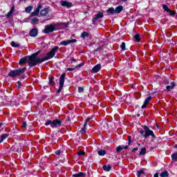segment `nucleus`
Returning a JSON list of instances; mask_svg holds the SVG:
<instances>
[{
  "label": "nucleus",
  "mask_w": 177,
  "mask_h": 177,
  "mask_svg": "<svg viewBox=\"0 0 177 177\" xmlns=\"http://www.w3.org/2000/svg\"><path fill=\"white\" fill-rule=\"evenodd\" d=\"M97 154H99L100 156H104L106 154V151L100 150L97 151Z\"/></svg>",
  "instance_id": "obj_34"
},
{
  "label": "nucleus",
  "mask_w": 177,
  "mask_h": 177,
  "mask_svg": "<svg viewBox=\"0 0 177 177\" xmlns=\"http://www.w3.org/2000/svg\"><path fill=\"white\" fill-rule=\"evenodd\" d=\"M31 10H32V6H28L27 8H26L25 9V12L26 13H30L31 12Z\"/></svg>",
  "instance_id": "obj_25"
},
{
  "label": "nucleus",
  "mask_w": 177,
  "mask_h": 177,
  "mask_svg": "<svg viewBox=\"0 0 177 177\" xmlns=\"http://www.w3.org/2000/svg\"><path fill=\"white\" fill-rule=\"evenodd\" d=\"M37 56H38V53H33L30 57L21 58L19 63V64H24V63H27L28 62L30 67H34V66H37V64H39Z\"/></svg>",
  "instance_id": "obj_1"
},
{
  "label": "nucleus",
  "mask_w": 177,
  "mask_h": 177,
  "mask_svg": "<svg viewBox=\"0 0 177 177\" xmlns=\"http://www.w3.org/2000/svg\"><path fill=\"white\" fill-rule=\"evenodd\" d=\"M59 3L62 6H64L65 8H71V6H73V3L67 1H61Z\"/></svg>",
  "instance_id": "obj_11"
},
{
  "label": "nucleus",
  "mask_w": 177,
  "mask_h": 177,
  "mask_svg": "<svg viewBox=\"0 0 177 177\" xmlns=\"http://www.w3.org/2000/svg\"><path fill=\"white\" fill-rule=\"evenodd\" d=\"M78 67H82V64H80L77 65L76 66H75V68H78Z\"/></svg>",
  "instance_id": "obj_47"
},
{
  "label": "nucleus",
  "mask_w": 177,
  "mask_h": 177,
  "mask_svg": "<svg viewBox=\"0 0 177 177\" xmlns=\"http://www.w3.org/2000/svg\"><path fill=\"white\" fill-rule=\"evenodd\" d=\"M132 151L133 153H135V151H138V148H133Z\"/></svg>",
  "instance_id": "obj_49"
},
{
  "label": "nucleus",
  "mask_w": 177,
  "mask_h": 177,
  "mask_svg": "<svg viewBox=\"0 0 177 177\" xmlns=\"http://www.w3.org/2000/svg\"><path fill=\"white\" fill-rule=\"evenodd\" d=\"M49 84L50 85L55 84V77H50L49 80Z\"/></svg>",
  "instance_id": "obj_38"
},
{
  "label": "nucleus",
  "mask_w": 177,
  "mask_h": 177,
  "mask_svg": "<svg viewBox=\"0 0 177 177\" xmlns=\"http://www.w3.org/2000/svg\"><path fill=\"white\" fill-rule=\"evenodd\" d=\"M17 88H20L21 86V82L20 81L17 82Z\"/></svg>",
  "instance_id": "obj_45"
},
{
  "label": "nucleus",
  "mask_w": 177,
  "mask_h": 177,
  "mask_svg": "<svg viewBox=\"0 0 177 177\" xmlns=\"http://www.w3.org/2000/svg\"><path fill=\"white\" fill-rule=\"evenodd\" d=\"M106 13H108V15H114V13H115V10H114V8H113V7L109 8L106 10Z\"/></svg>",
  "instance_id": "obj_19"
},
{
  "label": "nucleus",
  "mask_w": 177,
  "mask_h": 177,
  "mask_svg": "<svg viewBox=\"0 0 177 177\" xmlns=\"http://www.w3.org/2000/svg\"><path fill=\"white\" fill-rule=\"evenodd\" d=\"M26 71V68H21L17 70L10 71L8 73V77H17L20 75L21 74H23L24 71Z\"/></svg>",
  "instance_id": "obj_4"
},
{
  "label": "nucleus",
  "mask_w": 177,
  "mask_h": 177,
  "mask_svg": "<svg viewBox=\"0 0 177 177\" xmlns=\"http://www.w3.org/2000/svg\"><path fill=\"white\" fill-rule=\"evenodd\" d=\"M48 13H49V11L48 10V8H44L40 11L41 16H47Z\"/></svg>",
  "instance_id": "obj_17"
},
{
  "label": "nucleus",
  "mask_w": 177,
  "mask_h": 177,
  "mask_svg": "<svg viewBox=\"0 0 177 177\" xmlns=\"http://www.w3.org/2000/svg\"><path fill=\"white\" fill-rule=\"evenodd\" d=\"M153 177H158V173H156L153 176Z\"/></svg>",
  "instance_id": "obj_51"
},
{
  "label": "nucleus",
  "mask_w": 177,
  "mask_h": 177,
  "mask_svg": "<svg viewBox=\"0 0 177 177\" xmlns=\"http://www.w3.org/2000/svg\"><path fill=\"white\" fill-rule=\"evenodd\" d=\"M124 10V7L122 6H118L115 10V13H121Z\"/></svg>",
  "instance_id": "obj_18"
},
{
  "label": "nucleus",
  "mask_w": 177,
  "mask_h": 177,
  "mask_svg": "<svg viewBox=\"0 0 177 177\" xmlns=\"http://www.w3.org/2000/svg\"><path fill=\"white\" fill-rule=\"evenodd\" d=\"M175 87V82H172L170 85L166 86V89H167L168 91H170V89H174V88Z\"/></svg>",
  "instance_id": "obj_22"
},
{
  "label": "nucleus",
  "mask_w": 177,
  "mask_h": 177,
  "mask_svg": "<svg viewBox=\"0 0 177 177\" xmlns=\"http://www.w3.org/2000/svg\"><path fill=\"white\" fill-rule=\"evenodd\" d=\"M120 48H121L122 50H125V42L122 43Z\"/></svg>",
  "instance_id": "obj_40"
},
{
  "label": "nucleus",
  "mask_w": 177,
  "mask_h": 177,
  "mask_svg": "<svg viewBox=\"0 0 177 177\" xmlns=\"http://www.w3.org/2000/svg\"><path fill=\"white\" fill-rule=\"evenodd\" d=\"M151 100V97L149 96L148 97H147L144 102L143 105L142 106V109H146V107L147 106V104H149V102Z\"/></svg>",
  "instance_id": "obj_14"
},
{
  "label": "nucleus",
  "mask_w": 177,
  "mask_h": 177,
  "mask_svg": "<svg viewBox=\"0 0 177 177\" xmlns=\"http://www.w3.org/2000/svg\"><path fill=\"white\" fill-rule=\"evenodd\" d=\"M162 9L163 10H165V12H169V10H171V9H169V7H168V6H167V5H162Z\"/></svg>",
  "instance_id": "obj_28"
},
{
  "label": "nucleus",
  "mask_w": 177,
  "mask_h": 177,
  "mask_svg": "<svg viewBox=\"0 0 177 177\" xmlns=\"http://www.w3.org/2000/svg\"><path fill=\"white\" fill-rule=\"evenodd\" d=\"M60 153H62V151H60V150H57L55 151V154H57V156H59L60 154Z\"/></svg>",
  "instance_id": "obj_46"
},
{
  "label": "nucleus",
  "mask_w": 177,
  "mask_h": 177,
  "mask_svg": "<svg viewBox=\"0 0 177 177\" xmlns=\"http://www.w3.org/2000/svg\"><path fill=\"white\" fill-rule=\"evenodd\" d=\"M55 26V24L46 25L43 32H44V34H49L53 32V31H57Z\"/></svg>",
  "instance_id": "obj_5"
},
{
  "label": "nucleus",
  "mask_w": 177,
  "mask_h": 177,
  "mask_svg": "<svg viewBox=\"0 0 177 177\" xmlns=\"http://www.w3.org/2000/svg\"><path fill=\"white\" fill-rule=\"evenodd\" d=\"M29 35L32 37H37V35H38V30L37 28H32L30 30Z\"/></svg>",
  "instance_id": "obj_12"
},
{
  "label": "nucleus",
  "mask_w": 177,
  "mask_h": 177,
  "mask_svg": "<svg viewBox=\"0 0 177 177\" xmlns=\"http://www.w3.org/2000/svg\"><path fill=\"white\" fill-rule=\"evenodd\" d=\"M71 62H77V60L75 58H71Z\"/></svg>",
  "instance_id": "obj_50"
},
{
  "label": "nucleus",
  "mask_w": 177,
  "mask_h": 177,
  "mask_svg": "<svg viewBox=\"0 0 177 177\" xmlns=\"http://www.w3.org/2000/svg\"><path fill=\"white\" fill-rule=\"evenodd\" d=\"M77 156H79V157H81V156H85V151H79L78 153H77Z\"/></svg>",
  "instance_id": "obj_39"
},
{
  "label": "nucleus",
  "mask_w": 177,
  "mask_h": 177,
  "mask_svg": "<svg viewBox=\"0 0 177 177\" xmlns=\"http://www.w3.org/2000/svg\"><path fill=\"white\" fill-rule=\"evenodd\" d=\"M132 142V137L131 136H128V145H131V142Z\"/></svg>",
  "instance_id": "obj_41"
},
{
  "label": "nucleus",
  "mask_w": 177,
  "mask_h": 177,
  "mask_svg": "<svg viewBox=\"0 0 177 177\" xmlns=\"http://www.w3.org/2000/svg\"><path fill=\"white\" fill-rule=\"evenodd\" d=\"M143 174H145V171L143 170H139L138 171L137 176L140 177L141 175H143Z\"/></svg>",
  "instance_id": "obj_36"
},
{
  "label": "nucleus",
  "mask_w": 177,
  "mask_h": 177,
  "mask_svg": "<svg viewBox=\"0 0 177 177\" xmlns=\"http://www.w3.org/2000/svg\"><path fill=\"white\" fill-rule=\"evenodd\" d=\"M103 169H104V171H106V172H109V171H111V166H110V165H104L103 166Z\"/></svg>",
  "instance_id": "obj_21"
},
{
  "label": "nucleus",
  "mask_w": 177,
  "mask_h": 177,
  "mask_svg": "<svg viewBox=\"0 0 177 177\" xmlns=\"http://www.w3.org/2000/svg\"><path fill=\"white\" fill-rule=\"evenodd\" d=\"M89 121H91V118H88L86 120V122H85V123L84 124V127L80 131V132H82V133H85L86 129V125H88V122H89Z\"/></svg>",
  "instance_id": "obj_13"
},
{
  "label": "nucleus",
  "mask_w": 177,
  "mask_h": 177,
  "mask_svg": "<svg viewBox=\"0 0 177 177\" xmlns=\"http://www.w3.org/2000/svg\"><path fill=\"white\" fill-rule=\"evenodd\" d=\"M8 136H9V134H8V133L1 135V140L3 142L5 140V139H6V138H8Z\"/></svg>",
  "instance_id": "obj_31"
},
{
  "label": "nucleus",
  "mask_w": 177,
  "mask_h": 177,
  "mask_svg": "<svg viewBox=\"0 0 177 177\" xmlns=\"http://www.w3.org/2000/svg\"><path fill=\"white\" fill-rule=\"evenodd\" d=\"M85 175L86 174L84 172H79V173L73 174L72 176L73 177H84Z\"/></svg>",
  "instance_id": "obj_20"
},
{
  "label": "nucleus",
  "mask_w": 177,
  "mask_h": 177,
  "mask_svg": "<svg viewBox=\"0 0 177 177\" xmlns=\"http://www.w3.org/2000/svg\"><path fill=\"white\" fill-rule=\"evenodd\" d=\"M124 149V146H118L117 148H116V151L117 153H120V151H121V150H123Z\"/></svg>",
  "instance_id": "obj_32"
},
{
  "label": "nucleus",
  "mask_w": 177,
  "mask_h": 177,
  "mask_svg": "<svg viewBox=\"0 0 177 177\" xmlns=\"http://www.w3.org/2000/svg\"><path fill=\"white\" fill-rule=\"evenodd\" d=\"M103 16H104L103 12H99L98 14L95 15V19L97 20V19H102Z\"/></svg>",
  "instance_id": "obj_23"
},
{
  "label": "nucleus",
  "mask_w": 177,
  "mask_h": 177,
  "mask_svg": "<svg viewBox=\"0 0 177 177\" xmlns=\"http://www.w3.org/2000/svg\"><path fill=\"white\" fill-rule=\"evenodd\" d=\"M26 127H27V122H24L22 124V128H26Z\"/></svg>",
  "instance_id": "obj_44"
},
{
  "label": "nucleus",
  "mask_w": 177,
  "mask_h": 177,
  "mask_svg": "<svg viewBox=\"0 0 177 177\" xmlns=\"http://www.w3.org/2000/svg\"><path fill=\"white\" fill-rule=\"evenodd\" d=\"M134 39H136V41H137V42H139V41H140V35H139V34H136L134 36Z\"/></svg>",
  "instance_id": "obj_35"
},
{
  "label": "nucleus",
  "mask_w": 177,
  "mask_h": 177,
  "mask_svg": "<svg viewBox=\"0 0 177 177\" xmlns=\"http://www.w3.org/2000/svg\"><path fill=\"white\" fill-rule=\"evenodd\" d=\"M129 147V144H128V145L127 146H123V149H124L125 150H127V149H128V147Z\"/></svg>",
  "instance_id": "obj_48"
},
{
  "label": "nucleus",
  "mask_w": 177,
  "mask_h": 177,
  "mask_svg": "<svg viewBox=\"0 0 177 177\" xmlns=\"http://www.w3.org/2000/svg\"><path fill=\"white\" fill-rule=\"evenodd\" d=\"M11 46H12V48H19V46H20V44L11 41Z\"/></svg>",
  "instance_id": "obj_24"
},
{
  "label": "nucleus",
  "mask_w": 177,
  "mask_h": 177,
  "mask_svg": "<svg viewBox=\"0 0 177 177\" xmlns=\"http://www.w3.org/2000/svg\"><path fill=\"white\" fill-rule=\"evenodd\" d=\"M140 133L141 136H142L143 138H145V139L149 138V136H151L152 138H156V135H154V132L150 130V129L147 126H145L144 130H140Z\"/></svg>",
  "instance_id": "obj_3"
},
{
  "label": "nucleus",
  "mask_w": 177,
  "mask_h": 177,
  "mask_svg": "<svg viewBox=\"0 0 177 177\" xmlns=\"http://www.w3.org/2000/svg\"><path fill=\"white\" fill-rule=\"evenodd\" d=\"M89 36V33H88L87 32H83L82 34H81V37L82 38H85V37H88Z\"/></svg>",
  "instance_id": "obj_30"
},
{
  "label": "nucleus",
  "mask_w": 177,
  "mask_h": 177,
  "mask_svg": "<svg viewBox=\"0 0 177 177\" xmlns=\"http://www.w3.org/2000/svg\"><path fill=\"white\" fill-rule=\"evenodd\" d=\"M13 12H15V6H12L11 8V9L10 10V11L7 13V15H6V17L7 19H9V17H10L12 16V15H13Z\"/></svg>",
  "instance_id": "obj_16"
},
{
  "label": "nucleus",
  "mask_w": 177,
  "mask_h": 177,
  "mask_svg": "<svg viewBox=\"0 0 177 177\" xmlns=\"http://www.w3.org/2000/svg\"><path fill=\"white\" fill-rule=\"evenodd\" d=\"M101 68L102 65L98 64L93 68V69L91 70V73H97Z\"/></svg>",
  "instance_id": "obj_15"
},
{
  "label": "nucleus",
  "mask_w": 177,
  "mask_h": 177,
  "mask_svg": "<svg viewBox=\"0 0 177 177\" xmlns=\"http://www.w3.org/2000/svg\"><path fill=\"white\" fill-rule=\"evenodd\" d=\"M75 68H76L75 66L74 68H68L67 71H74Z\"/></svg>",
  "instance_id": "obj_43"
},
{
  "label": "nucleus",
  "mask_w": 177,
  "mask_h": 177,
  "mask_svg": "<svg viewBox=\"0 0 177 177\" xmlns=\"http://www.w3.org/2000/svg\"><path fill=\"white\" fill-rule=\"evenodd\" d=\"M1 127H2V123H0V128H1Z\"/></svg>",
  "instance_id": "obj_53"
},
{
  "label": "nucleus",
  "mask_w": 177,
  "mask_h": 177,
  "mask_svg": "<svg viewBox=\"0 0 177 177\" xmlns=\"http://www.w3.org/2000/svg\"><path fill=\"white\" fill-rule=\"evenodd\" d=\"M68 22H64V23H55V28L56 30L57 31V30H64V28H67V27H68Z\"/></svg>",
  "instance_id": "obj_8"
},
{
  "label": "nucleus",
  "mask_w": 177,
  "mask_h": 177,
  "mask_svg": "<svg viewBox=\"0 0 177 177\" xmlns=\"http://www.w3.org/2000/svg\"><path fill=\"white\" fill-rule=\"evenodd\" d=\"M174 148L177 149V145H174Z\"/></svg>",
  "instance_id": "obj_52"
},
{
  "label": "nucleus",
  "mask_w": 177,
  "mask_h": 177,
  "mask_svg": "<svg viewBox=\"0 0 177 177\" xmlns=\"http://www.w3.org/2000/svg\"><path fill=\"white\" fill-rule=\"evenodd\" d=\"M169 174L168 171H165L160 174V177H168Z\"/></svg>",
  "instance_id": "obj_27"
},
{
  "label": "nucleus",
  "mask_w": 177,
  "mask_h": 177,
  "mask_svg": "<svg viewBox=\"0 0 177 177\" xmlns=\"http://www.w3.org/2000/svg\"><path fill=\"white\" fill-rule=\"evenodd\" d=\"M168 13L170 15V16H175L176 15V11L169 10Z\"/></svg>",
  "instance_id": "obj_33"
},
{
  "label": "nucleus",
  "mask_w": 177,
  "mask_h": 177,
  "mask_svg": "<svg viewBox=\"0 0 177 177\" xmlns=\"http://www.w3.org/2000/svg\"><path fill=\"white\" fill-rule=\"evenodd\" d=\"M57 50H59L58 46H55L53 48V49L47 53V56L44 57L43 58H37V60L39 63H44V62H46V60H49L50 59H52L55 57V55L57 53Z\"/></svg>",
  "instance_id": "obj_2"
},
{
  "label": "nucleus",
  "mask_w": 177,
  "mask_h": 177,
  "mask_svg": "<svg viewBox=\"0 0 177 177\" xmlns=\"http://www.w3.org/2000/svg\"><path fill=\"white\" fill-rule=\"evenodd\" d=\"M171 158L172 160H175V161H177V152L171 154Z\"/></svg>",
  "instance_id": "obj_37"
},
{
  "label": "nucleus",
  "mask_w": 177,
  "mask_h": 177,
  "mask_svg": "<svg viewBox=\"0 0 177 177\" xmlns=\"http://www.w3.org/2000/svg\"><path fill=\"white\" fill-rule=\"evenodd\" d=\"M78 92H79V93H84L83 87H79L78 88Z\"/></svg>",
  "instance_id": "obj_42"
},
{
  "label": "nucleus",
  "mask_w": 177,
  "mask_h": 177,
  "mask_svg": "<svg viewBox=\"0 0 177 177\" xmlns=\"http://www.w3.org/2000/svg\"><path fill=\"white\" fill-rule=\"evenodd\" d=\"M45 125H50L51 128H56V127H60L62 125V122L59 120H47Z\"/></svg>",
  "instance_id": "obj_6"
},
{
  "label": "nucleus",
  "mask_w": 177,
  "mask_h": 177,
  "mask_svg": "<svg viewBox=\"0 0 177 177\" xmlns=\"http://www.w3.org/2000/svg\"><path fill=\"white\" fill-rule=\"evenodd\" d=\"M39 21V19L38 18H33L31 21V24H37Z\"/></svg>",
  "instance_id": "obj_26"
},
{
  "label": "nucleus",
  "mask_w": 177,
  "mask_h": 177,
  "mask_svg": "<svg viewBox=\"0 0 177 177\" xmlns=\"http://www.w3.org/2000/svg\"><path fill=\"white\" fill-rule=\"evenodd\" d=\"M146 154V148H142L140 151V156H145Z\"/></svg>",
  "instance_id": "obj_29"
},
{
  "label": "nucleus",
  "mask_w": 177,
  "mask_h": 177,
  "mask_svg": "<svg viewBox=\"0 0 177 177\" xmlns=\"http://www.w3.org/2000/svg\"><path fill=\"white\" fill-rule=\"evenodd\" d=\"M75 42H77V39H73L71 40H64L60 43V45H63L64 46H67V45H70V44H75Z\"/></svg>",
  "instance_id": "obj_9"
},
{
  "label": "nucleus",
  "mask_w": 177,
  "mask_h": 177,
  "mask_svg": "<svg viewBox=\"0 0 177 177\" xmlns=\"http://www.w3.org/2000/svg\"><path fill=\"white\" fill-rule=\"evenodd\" d=\"M2 142H3V141H2L1 140H0V143H2Z\"/></svg>",
  "instance_id": "obj_54"
},
{
  "label": "nucleus",
  "mask_w": 177,
  "mask_h": 177,
  "mask_svg": "<svg viewBox=\"0 0 177 177\" xmlns=\"http://www.w3.org/2000/svg\"><path fill=\"white\" fill-rule=\"evenodd\" d=\"M65 80H66V73H62L59 78V86L57 90V93H60V92H62V89H63V86H64Z\"/></svg>",
  "instance_id": "obj_7"
},
{
  "label": "nucleus",
  "mask_w": 177,
  "mask_h": 177,
  "mask_svg": "<svg viewBox=\"0 0 177 177\" xmlns=\"http://www.w3.org/2000/svg\"><path fill=\"white\" fill-rule=\"evenodd\" d=\"M41 9H42V5L39 4L37 9L34 12H31V16L35 17L39 15V11L41 10Z\"/></svg>",
  "instance_id": "obj_10"
}]
</instances>
